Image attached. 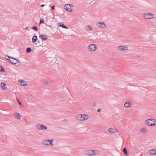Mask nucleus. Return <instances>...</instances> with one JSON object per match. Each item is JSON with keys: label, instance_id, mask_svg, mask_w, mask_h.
<instances>
[{"label": "nucleus", "instance_id": "nucleus-1", "mask_svg": "<svg viewBox=\"0 0 156 156\" xmlns=\"http://www.w3.org/2000/svg\"><path fill=\"white\" fill-rule=\"evenodd\" d=\"M89 116L86 114H79L75 117L76 119L78 121H83L88 119Z\"/></svg>", "mask_w": 156, "mask_h": 156}, {"label": "nucleus", "instance_id": "nucleus-2", "mask_svg": "<svg viewBox=\"0 0 156 156\" xmlns=\"http://www.w3.org/2000/svg\"><path fill=\"white\" fill-rule=\"evenodd\" d=\"M156 119H148L146 120L145 122L148 126H152L156 125Z\"/></svg>", "mask_w": 156, "mask_h": 156}, {"label": "nucleus", "instance_id": "nucleus-3", "mask_svg": "<svg viewBox=\"0 0 156 156\" xmlns=\"http://www.w3.org/2000/svg\"><path fill=\"white\" fill-rule=\"evenodd\" d=\"M99 152L98 150H87L86 152V154L89 156H93L99 154Z\"/></svg>", "mask_w": 156, "mask_h": 156}, {"label": "nucleus", "instance_id": "nucleus-4", "mask_svg": "<svg viewBox=\"0 0 156 156\" xmlns=\"http://www.w3.org/2000/svg\"><path fill=\"white\" fill-rule=\"evenodd\" d=\"M97 48V46L96 44H92L88 45V50L90 51H95Z\"/></svg>", "mask_w": 156, "mask_h": 156}, {"label": "nucleus", "instance_id": "nucleus-5", "mask_svg": "<svg viewBox=\"0 0 156 156\" xmlns=\"http://www.w3.org/2000/svg\"><path fill=\"white\" fill-rule=\"evenodd\" d=\"M73 5L72 4H68L65 5L64 6V9L66 10L71 12L73 11Z\"/></svg>", "mask_w": 156, "mask_h": 156}, {"label": "nucleus", "instance_id": "nucleus-6", "mask_svg": "<svg viewBox=\"0 0 156 156\" xmlns=\"http://www.w3.org/2000/svg\"><path fill=\"white\" fill-rule=\"evenodd\" d=\"M143 17L147 19H153V15L152 13H146L143 15Z\"/></svg>", "mask_w": 156, "mask_h": 156}, {"label": "nucleus", "instance_id": "nucleus-7", "mask_svg": "<svg viewBox=\"0 0 156 156\" xmlns=\"http://www.w3.org/2000/svg\"><path fill=\"white\" fill-rule=\"evenodd\" d=\"M118 49L121 51H126L128 49V48L127 46L121 45L118 47Z\"/></svg>", "mask_w": 156, "mask_h": 156}, {"label": "nucleus", "instance_id": "nucleus-8", "mask_svg": "<svg viewBox=\"0 0 156 156\" xmlns=\"http://www.w3.org/2000/svg\"><path fill=\"white\" fill-rule=\"evenodd\" d=\"M10 59H9V61L12 64H16L19 62L18 60L12 57L10 58Z\"/></svg>", "mask_w": 156, "mask_h": 156}, {"label": "nucleus", "instance_id": "nucleus-9", "mask_svg": "<svg viewBox=\"0 0 156 156\" xmlns=\"http://www.w3.org/2000/svg\"><path fill=\"white\" fill-rule=\"evenodd\" d=\"M97 26L103 28H104L106 27V24L103 22H98L96 24Z\"/></svg>", "mask_w": 156, "mask_h": 156}, {"label": "nucleus", "instance_id": "nucleus-10", "mask_svg": "<svg viewBox=\"0 0 156 156\" xmlns=\"http://www.w3.org/2000/svg\"><path fill=\"white\" fill-rule=\"evenodd\" d=\"M49 140H44L41 142V144L44 146H49Z\"/></svg>", "mask_w": 156, "mask_h": 156}, {"label": "nucleus", "instance_id": "nucleus-11", "mask_svg": "<svg viewBox=\"0 0 156 156\" xmlns=\"http://www.w3.org/2000/svg\"><path fill=\"white\" fill-rule=\"evenodd\" d=\"M108 131L112 133H115V132H117L118 131L115 129L110 128L108 129Z\"/></svg>", "mask_w": 156, "mask_h": 156}, {"label": "nucleus", "instance_id": "nucleus-12", "mask_svg": "<svg viewBox=\"0 0 156 156\" xmlns=\"http://www.w3.org/2000/svg\"><path fill=\"white\" fill-rule=\"evenodd\" d=\"M147 131V129L145 127H144L140 129V133L143 134H145Z\"/></svg>", "mask_w": 156, "mask_h": 156}, {"label": "nucleus", "instance_id": "nucleus-13", "mask_svg": "<svg viewBox=\"0 0 156 156\" xmlns=\"http://www.w3.org/2000/svg\"><path fill=\"white\" fill-rule=\"evenodd\" d=\"M1 87L2 90H7L6 85L5 83H1Z\"/></svg>", "mask_w": 156, "mask_h": 156}, {"label": "nucleus", "instance_id": "nucleus-14", "mask_svg": "<svg viewBox=\"0 0 156 156\" xmlns=\"http://www.w3.org/2000/svg\"><path fill=\"white\" fill-rule=\"evenodd\" d=\"M149 154L152 155L156 154V150H152L148 152Z\"/></svg>", "mask_w": 156, "mask_h": 156}, {"label": "nucleus", "instance_id": "nucleus-15", "mask_svg": "<svg viewBox=\"0 0 156 156\" xmlns=\"http://www.w3.org/2000/svg\"><path fill=\"white\" fill-rule=\"evenodd\" d=\"M19 82L20 83V85L23 86H25L27 85V83H26V82L23 80H20L19 81Z\"/></svg>", "mask_w": 156, "mask_h": 156}, {"label": "nucleus", "instance_id": "nucleus-16", "mask_svg": "<svg viewBox=\"0 0 156 156\" xmlns=\"http://www.w3.org/2000/svg\"><path fill=\"white\" fill-rule=\"evenodd\" d=\"M122 151L124 153V154L126 156H128L129 155V154L128 153L127 149L126 147H125L123 149Z\"/></svg>", "mask_w": 156, "mask_h": 156}, {"label": "nucleus", "instance_id": "nucleus-17", "mask_svg": "<svg viewBox=\"0 0 156 156\" xmlns=\"http://www.w3.org/2000/svg\"><path fill=\"white\" fill-rule=\"evenodd\" d=\"M37 36H34L32 38V41L33 43H34L37 41Z\"/></svg>", "mask_w": 156, "mask_h": 156}, {"label": "nucleus", "instance_id": "nucleus-18", "mask_svg": "<svg viewBox=\"0 0 156 156\" xmlns=\"http://www.w3.org/2000/svg\"><path fill=\"white\" fill-rule=\"evenodd\" d=\"M58 26L59 27H62L66 29L68 28L66 26L64 25L63 24L61 23H58Z\"/></svg>", "mask_w": 156, "mask_h": 156}, {"label": "nucleus", "instance_id": "nucleus-19", "mask_svg": "<svg viewBox=\"0 0 156 156\" xmlns=\"http://www.w3.org/2000/svg\"><path fill=\"white\" fill-rule=\"evenodd\" d=\"M131 105V103L130 102H126L124 105V106L126 108H128Z\"/></svg>", "mask_w": 156, "mask_h": 156}, {"label": "nucleus", "instance_id": "nucleus-20", "mask_svg": "<svg viewBox=\"0 0 156 156\" xmlns=\"http://www.w3.org/2000/svg\"><path fill=\"white\" fill-rule=\"evenodd\" d=\"M15 118L20 119V118L21 116L20 114L19 113H16L15 114Z\"/></svg>", "mask_w": 156, "mask_h": 156}, {"label": "nucleus", "instance_id": "nucleus-21", "mask_svg": "<svg viewBox=\"0 0 156 156\" xmlns=\"http://www.w3.org/2000/svg\"><path fill=\"white\" fill-rule=\"evenodd\" d=\"M85 29L87 31H89L92 30V28L90 26L88 25L86 26L85 27Z\"/></svg>", "mask_w": 156, "mask_h": 156}, {"label": "nucleus", "instance_id": "nucleus-22", "mask_svg": "<svg viewBox=\"0 0 156 156\" xmlns=\"http://www.w3.org/2000/svg\"><path fill=\"white\" fill-rule=\"evenodd\" d=\"M41 38L43 40H45L47 39V37L46 35L44 34H42L40 36Z\"/></svg>", "mask_w": 156, "mask_h": 156}, {"label": "nucleus", "instance_id": "nucleus-23", "mask_svg": "<svg viewBox=\"0 0 156 156\" xmlns=\"http://www.w3.org/2000/svg\"><path fill=\"white\" fill-rule=\"evenodd\" d=\"M41 130H44L47 129L46 127L42 124H41Z\"/></svg>", "mask_w": 156, "mask_h": 156}, {"label": "nucleus", "instance_id": "nucleus-24", "mask_svg": "<svg viewBox=\"0 0 156 156\" xmlns=\"http://www.w3.org/2000/svg\"><path fill=\"white\" fill-rule=\"evenodd\" d=\"M41 124H37L36 125L35 127L37 129H41Z\"/></svg>", "mask_w": 156, "mask_h": 156}, {"label": "nucleus", "instance_id": "nucleus-25", "mask_svg": "<svg viewBox=\"0 0 156 156\" xmlns=\"http://www.w3.org/2000/svg\"><path fill=\"white\" fill-rule=\"evenodd\" d=\"M49 141L48 143H49V146L50 145H53V144L52 143V142L54 141V140H49Z\"/></svg>", "mask_w": 156, "mask_h": 156}, {"label": "nucleus", "instance_id": "nucleus-26", "mask_svg": "<svg viewBox=\"0 0 156 156\" xmlns=\"http://www.w3.org/2000/svg\"><path fill=\"white\" fill-rule=\"evenodd\" d=\"M31 51V49L30 48H27L26 51L27 53L30 52Z\"/></svg>", "mask_w": 156, "mask_h": 156}, {"label": "nucleus", "instance_id": "nucleus-27", "mask_svg": "<svg viewBox=\"0 0 156 156\" xmlns=\"http://www.w3.org/2000/svg\"><path fill=\"white\" fill-rule=\"evenodd\" d=\"M32 28L33 30H35V31H37L38 30V29L36 26L33 27H32Z\"/></svg>", "mask_w": 156, "mask_h": 156}, {"label": "nucleus", "instance_id": "nucleus-28", "mask_svg": "<svg viewBox=\"0 0 156 156\" xmlns=\"http://www.w3.org/2000/svg\"><path fill=\"white\" fill-rule=\"evenodd\" d=\"M0 71L1 72H4L5 69L3 67H2L1 66H0Z\"/></svg>", "mask_w": 156, "mask_h": 156}, {"label": "nucleus", "instance_id": "nucleus-29", "mask_svg": "<svg viewBox=\"0 0 156 156\" xmlns=\"http://www.w3.org/2000/svg\"><path fill=\"white\" fill-rule=\"evenodd\" d=\"M44 23V20L43 19H41L40 20V23H39L40 25V24L41 23Z\"/></svg>", "mask_w": 156, "mask_h": 156}, {"label": "nucleus", "instance_id": "nucleus-30", "mask_svg": "<svg viewBox=\"0 0 156 156\" xmlns=\"http://www.w3.org/2000/svg\"><path fill=\"white\" fill-rule=\"evenodd\" d=\"M11 57H10L9 56H8V55H6L5 56V58L7 60L9 61V59H10V58Z\"/></svg>", "mask_w": 156, "mask_h": 156}, {"label": "nucleus", "instance_id": "nucleus-31", "mask_svg": "<svg viewBox=\"0 0 156 156\" xmlns=\"http://www.w3.org/2000/svg\"><path fill=\"white\" fill-rule=\"evenodd\" d=\"M17 99V101L19 105H22V104H21V102L19 101V99Z\"/></svg>", "mask_w": 156, "mask_h": 156}, {"label": "nucleus", "instance_id": "nucleus-32", "mask_svg": "<svg viewBox=\"0 0 156 156\" xmlns=\"http://www.w3.org/2000/svg\"><path fill=\"white\" fill-rule=\"evenodd\" d=\"M48 81H47V80H45L44 81V83L45 84H46L48 85Z\"/></svg>", "mask_w": 156, "mask_h": 156}, {"label": "nucleus", "instance_id": "nucleus-33", "mask_svg": "<svg viewBox=\"0 0 156 156\" xmlns=\"http://www.w3.org/2000/svg\"><path fill=\"white\" fill-rule=\"evenodd\" d=\"M93 106H95L96 105V103L95 102H93L92 103Z\"/></svg>", "mask_w": 156, "mask_h": 156}, {"label": "nucleus", "instance_id": "nucleus-34", "mask_svg": "<svg viewBox=\"0 0 156 156\" xmlns=\"http://www.w3.org/2000/svg\"><path fill=\"white\" fill-rule=\"evenodd\" d=\"M51 9L52 10H53L55 9V6H53L51 7Z\"/></svg>", "mask_w": 156, "mask_h": 156}, {"label": "nucleus", "instance_id": "nucleus-35", "mask_svg": "<svg viewBox=\"0 0 156 156\" xmlns=\"http://www.w3.org/2000/svg\"><path fill=\"white\" fill-rule=\"evenodd\" d=\"M101 111V108H99L97 110V111L98 112H100Z\"/></svg>", "mask_w": 156, "mask_h": 156}, {"label": "nucleus", "instance_id": "nucleus-36", "mask_svg": "<svg viewBox=\"0 0 156 156\" xmlns=\"http://www.w3.org/2000/svg\"><path fill=\"white\" fill-rule=\"evenodd\" d=\"M44 6H45L44 5H41V7H44Z\"/></svg>", "mask_w": 156, "mask_h": 156}, {"label": "nucleus", "instance_id": "nucleus-37", "mask_svg": "<svg viewBox=\"0 0 156 156\" xmlns=\"http://www.w3.org/2000/svg\"><path fill=\"white\" fill-rule=\"evenodd\" d=\"M28 29V27H27L26 28H25V29L26 30H27Z\"/></svg>", "mask_w": 156, "mask_h": 156}, {"label": "nucleus", "instance_id": "nucleus-38", "mask_svg": "<svg viewBox=\"0 0 156 156\" xmlns=\"http://www.w3.org/2000/svg\"><path fill=\"white\" fill-rule=\"evenodd\" d=\"M66 119L64 120V121H66Z\"/></svg>", "mask_w": 156, "mask_h": 156}, {"label": "nucleus", "instance_id": "nucleus-39", "mask_svg": "<svg viewBox=\"0 0 156 156\" xmlns=\"http://www.w3.org/2000/svg\"><path fill=\"white\" fill-rule=\"evenodd\" d=\"M66 119L64 120V121H66Z\"/></svg>", "mask_w": 156, "mask_h": 156}, {"label": "nucleus", "instance_id": "nucleus-40", "mask_svg": "<svg viewBox=\"0 0 156 156\" xmlns=\"http://www.w3.org/2000/svg\"><path fill=\"white\" fill-rule=\"evenodd\" d=\"M66 119L64 120V121H66Z\"/></svg>", "mask_w": 156, "mask_h": 156}]
</instances>
